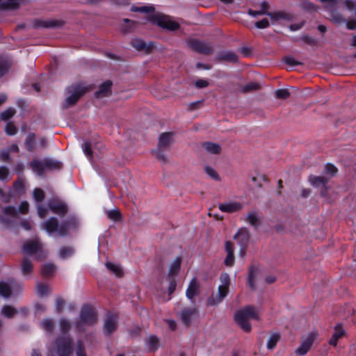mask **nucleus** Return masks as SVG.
Here are the masks:
<instances>
[{"mask_svg":"<svg viewBox=\"0 0 356 356\" xmlns=\"http://www.w3.org/2000/svg\"><path fill=\"white\" fill-rule=\"evenodd\" d=\"M42 228L49 234L58 232L60 236L67 234V222H63L60 225L55 217H51L42 224Z\"/></svg>","mask_w":356,"mask_h":356,"instance_id":"5","label":"nucleus"},{"mask_svg":"<svg viewBox=\"0 0 356 356\" xmlns=\"http://www.w3.org/2000/svg\"><path fill=\"white\" fill-rule=\"evenodd\" d=\"M102 146V145L100 143H97L94 144L90 141H87L82 145V149L84 154L87 156L89 160L91 161L93 152L92 149H101Z\"/></svg>","mask_w":356,"mask_h":356,"instance_id":"23","label":"nucleus"},{"mask_svg":"<svg viewBox=\"0 0 356 356\" xmlns=\"http://www.w3.org/2000/svg\"><path fill=\"white\" fill-rule=\"evenodd\" d=\"M36 291L39 296L43 297L49 293V288L47 284L38 283L36 286Z\"/></svg>","mask_w":356,"mask_h":356,"instance_id":"39","label":"nucleus"},{"mask_svg":"<svg viewBox=\"0 0 356 356\" xmlns=\"http://www.w3.org/2000/svg\"><path fill=\"white\" fill-rule=\"evenodd\" d=\"M146 348L149 351H154L159 348V339L155 336H150L145 341Z\"/></svg>","mask_w":356,"mask_h":356,"instance_id":"29","label":"nucleus"},{"mask_svg":"<svg viewBox=\"0 0 356 356\" xmlns=\"http://www.w3.org/2000/svg\"><path fill=\"white\" fill-rule=\"evenodd\" d=\"M118 316L108 314L104 320V332L106 335H110L117 329Z\"/></svg>","mask_w":356,"mask_h":356,"instance_id":"14","label":"nucleus"},{"mask_svg":"<svg viewBox=\"0 0 356 356\" xmlns=\"http://www.w3.org/2000/svg\"><path fill=\"white\" fill-rule=\"evenodd\" d=\"M23 252L28 254L37 255L38 259L42 260L46 257L42 250V245L37 241H29L23 245Z\"/></svg>","mask_w":356,"mask_h":356,"instance_id":"8","label":"nucleus"},{"mask_svg":"<svg viewBox=\"0 0 356 356\" xmlns=\"http://www.w3.org/2000/svg\"><path fill=\"white\" fill-rule=\"evenodd\" d=\"M328 179L324 177L321 176H311L309 177V181L311 184L316 187L325 188Z\"/></svg>","mask_w":356,"mask_h":356,"instance_id":"27","label":"nucleus"},{"mask_svg":"<svg viewBox=\"0 0 356 356\" xmlns=\"http://www.w3.org/2000/svg\"><path fill=\"white\" fill-rule=\"evenodd\" d=\"M15 113L14 108H8L1 113V118L3 121L10 120Z\"/></svg>","mask_w":356,"mask_h":356,"instance_id":"46","label":"nucleus"},{"mask_svg":"<svg viewBox=\"0 0 356 356\" xmlns=\"http://www.w3.org/2000/svg\"><path fill=\"white\" fill-rule=\"evenodd\" d=\"M61 335L55 341L56 353L57 356H67V318L60 321Z\"/></svg>","mask_w":356,"mask_h":356,"instance_id":"4","label":"nucleus"},{"mask_svg":"<svg viewBox=\"0 0 356 356\" xmlns=\"http://www.w3.org/2000/svg\"><path fill=\"white\" fill-rule=\"evenodd\" d=\"M202 146L208 154H218L221 151L220 145L216 143L204 142L202 144Z\"/></svg>","mask_w":356,"mask_h":356,"instance_id":"25","label":"nucleus"},{"mask_svg":"<svg viewBox=\"0 0 356 356\" xmlns=\"http://www.w3.org/2000/svg\"><path fill=\"white\" fill-rule=\"evenodd\" d=\"M254 25L257 29H266L269 26V22L268 19L264 18L257 22Z\"/></svg>","mask_w":356,"mask_h":356,"instance_id":"61","label":"nucleus"},{"mask_svg":"<svg viewBox=\"0 0 356 356\" xmlns=\"http://www.w3.org/2000/svg\"><path fill=\"white\" fill-rule=\"evenodd\" d=\"M56 266L52 264H46L43 265L41 273L42 276L48 277H51L55 272Z\"/></svg>","mask_w":356,"mask_h":356,"instance_id":"36","label":"nucleus"},{"mask_svg":"<svg viewBox=\"0 0 356 356\" xmlns=\"http://www.w3.org/2000/svg\"><path fill=\"white\" fill-rule=\"evenodd\" d=\"M199 293V284L195 278H193L190 282L186 291V296L191 301L194 302L195 296Z\"/></svg>","mask_w":356,"mask_h":356,"instance_id":"18","label":"nucleus"},{"mask_svg":"<svg viewBox=\"0 0 356 356\" xmlns=\"http://www.w3.org/2000/svg\"><path fill=\"white\" fill-rule=\"evenodd\" d=\"M13 188L15 192L19 194H22L24 192L25 184L23 179L19 178L13 183Z\"/></svg>","mask_w":356,"mask_h":356,"instance_id":"41","label":"nucleus"},{"mask_svg":"<svg viewBox=\"0 0 356 356\" xmlns=\"http://www.w3.org/2000/svg\"><path fill=\"white\" fill-rule=\"evenodd\" d=\"M34 134L29 135L25 140L26 149L29 152H32L34 149Z\"/></svg>","mask_w":356,"mask_h":356,"instance_id":"48","label":"nucleus"},{"mask_svg":"<svg viewBox=\"0 0 356 356\" xmlns=\"http://www.w3.org/2000/svg\"><path fill=\"white\" fill-rule=\"evenodd\" d=\"M234 238L238 241L241 246L240 255L243 257L245 254V248L250 240V234L246 228H241L234 235Z\"/></svg>","mask_w":356,"mask_h":356,"instance_id":"9","label":"nucleus"},{"mask_svg":"<svg viewBox=\"0 0 356 356\" xmlns=\"http://www.w3.org/2000/svg\"><path fill=\"white\" fill-rule=\"evenodd\" d=\"M275 93L277 98L282 99L288 98L290 95L289 90L284 88L277 89L275 90Z\"/></svg>","mask_w":356,"mask_h":356,"instance_id":"51","label":"nucleus"},{"mask_svg":"<svg viewBox=\"0 0 356 356\" xmlns=\"http://www.w3.org/2000/svg\"><path fill=\"white\" fill-rule=\"evenodd\" d=\"M163 148H159V147L152 151L153 155L161 162H166V156L165 154L161 150Z\"/></svg>","mask_w":356,"mask_h":356,"instance_id":"47","label":"nucleus"},{"mask_svg":"<svg viewBox=\"0 0 356 356\" xmlns=\"http://www.w3.org/2000/svg\"><path fill=\"white\" fill-rule=\"evenodd\" d=\"M315 339V334L311 333L302 341L300 346L296 349V353L299 355H305L311 348Z\"/></svg>","mask_w":356,"mask_h":356,"instance_id":"16","label":"nucleus"},{"mask_svg":"<svg viewBox=\"0 0 356 356\" xmlns=\"http://www.w3.org/2000/svg\"><path fill=\"white\" fill-rule=\"evenodd\" d=\"M150 20L163 29L170 31L177 30L179 27L178 22H175L170 16L163 14H155L151 17Z\"/></svg>","mask_w":356,"mask_h":356,"instance_id":"6","label":"nucleus"},{"mask_svg":"<svg viewBox=\"0 0 356 356\" xmlns=\"http://www.w3.org/2000/svg\"><path fill=\"white\" fill-rule=\"evenodd\" d=\"M248 14L254 17H257L259 15H266L270 16V17L274 18V19L284 18V14L282 13H268L266 11H261V10L254 11V10H249Z\"/></svg>","mask_w":356,"mask_h":356,"instance_id":"26","label":"nucleus"},{"mask_svg":"<svg viewBox=\"0 0 356 356\" xmlns=\"http://www.w3.org/2000/svg\"><path fill=\"white\" fill-rule=\"evenodd\" d=\"M222 58L225 60L234 63V62L237 61L238 56L235 53L232 52V51H228V52L224 53L222 55Z\"/></svg>","mask_w":356,"mask_h":356,"instance_id":"52","label":"nucleus"},{"mask_svg":"<svg viewBox=\"0 0 356 356\" xmlns=\"http://www.w3.org/2000/svg\"><path fill=\"white\" fill-rule=\"evenodd\" d=\"M344 334H345V330L342 327L341 325V324H337L334 327V332L332 336L334 338L339 339L341 337H342Z\"/></svg>","mask_w":356,"mask_h":356,"instance_id":"53","label":"nucleus"},{"mask_svg":"<svg viewBox=\"0 0 356 356\" xmlns=\"http://www.w3.org/2000/svg\"><path fill=\"white\" fill-rule=\"evenodd\" d=\"M204 171L207 174V175L209 176L211 179L217 181L220 180V177L218 172L212 167L206 165L204 167Z\"/></svg>","mask_w":356,"mask_h":356,"instance_id":"44","label":"nucleus"},{"mask_svg":"<svg viewBox=\"0 0 356 356\" xmlns=\"http://www.w3.org/2000/svg\"><path fill=\"white\" fill-rule=\"evenodd\" d=\"M86 91V88L81 84L70 86L68 88V105L74 104Z\"/></svg>","mask_w":356,"mask_h":356,"instance_id":"11","label":"nucleus"},{"mask_svg":"<svg viewBox=\"0 0 356 356\" xmlns=\"http://www.w3.org/2000/svg\"><path fill=\"white\" fill-rule=\"evenodd\" d=\"M65 305V300L62 298H57L56 300V311L60 314L63 312Z\"/></svg>","mask_w":356,"mask_h":356,"instance_id":"59","label":"nucleus"},{"mask_svg":"<svg viewBox=\"0 0 356 356\" xmlns=\"http://www.w3.org/2000/svg\"><path fill=\"white\" fill-rule=\"evenodd\" d=\"M172 133L165 132L160 135L159 139L158 147L165 149L168 147L172 142Z\"/></svg>","mask_w":356,"mask_h":356,"instance_id":"24","label":"nucleus"},{"mask_svg":"<svg viewBox=\"0 0 356 356\" xmlns=\"http://www.w3.org/2000/svg\"><path fill=\"white\" fill-rule=\"evenodd\" d=\"M97 321V314L92 307L85 305L82 307L80 313V322L77 327L82 329L84 325H92Z\"/></svg>","mask_w":356,"mask_h":356,"instance_id":"7","label":"nucleus"},{"mask_svg":"<svg viewBox=\"0 0 356 356\" xmlns=\"http://www.w3.org/2000/svg\"><path fill=\"white\" fill-rule=\"evenodd\" d=\"M18 311L13 306L6 305L2 307L1 313L7 318H12Z\"/></svg>","mask_w":356,"mask_h":356,"instance_id":"33","label":"nucleus"},{"mask_svg":"<svg viewBox=\"0 0 356 356\" xmlns=\"http://www.w3.org/2000/svg\"><path fill=\"white\" fill-rule=\"evenodd\" d=\"M195 86L197 88H206V87L209 86V81L205 80V79H197L195 82Z\"/></svg>","mask_w":356,"mask_h":356,"instance_id":"64","label":"nucleus"},{"mask_svg":"<svg viewBox=\"0 0 356 356\" xmlns=\"http://www.w3.org/2000/svg\"><path fill=\"white\" fill-rule=\"evenodd\" d=\"M3 212L5 215L9 216L13 218L17 216V211L16 208L13 206H7L3 209Z\"/></svg>","mask_w":356,"mask_h":356,"instance_id":"49","label":"nucleus"},{"mask_svg":"<svg viewBox=\"0 0 356 356\" xmlns=\"http://www.w3.org/2000/svg\"><path fill=\"white\" fill-rule=\"evenodd\" d=\"M131 10L133 12H140V13H148L150 12H153L154 10V8L152 6H132L131 8Z\"/></svg>","mask_w":356,"mask_h":356,"instance_id":"50","label":"nucleus"},{"mask_svg":"<svg viewBox=\"0 0 356 356\" xmlns=\"http://www.w3.org/2000/svg\"><path fill=\"white\" fill-rule=\"evenodd\" d=\"M75 351L76 356H86L85 350L82 346V343L80 341L76 343Z\"/></svg>","mask_w":356,"mask_h":356,"instance_id":"62","label":"nucleus"},{"mask_svg":"<svg viewBox=\"0 0 356 356\" xmlns=\"http://www.w3.org/2000/svg\"><path fill=\"white\" fill-rule=\"evenodd\" d=\"M11 293L12 289L10 286L5 282H0V296L8 298L11 296Z\"/></svg>","mask_w":356,"mask_h":356,"instance_id":"34","label":"nucleus"},{"mask_svg":"<svg viewBox=\"0 0 356 356\" xmlns=\"http://www.w3.org/2000/svg\"><path fill=\"white\" fill-rule=\"evenodd\" d=\"M29 204L26 201H22L19 206V211L22 214H26L29 212Z\"/></svg>","mask_w":356,"mask_h":356,"instance_id":"60","label":"nucleus"},{"mask_svg":"<svg viewBox=\"0 0 356 356\" xmlns=\"http://www.w3.org/2000/svg\"><path fill=\"white\" fill-rule=\"evenodd\" d=\"M337 172V168L332 164H327L325 166V172L326 175H330V177L334 175Z\"/></svg>","mask_w":356,"mask_h":356,"instance_id":"55","label":"nucleus"},{"mask_svg":"<svg viewBox=\"0 0 356 356\" xmlns=\"http://www.w3.org/2000/svg\"><path fill=\"white\" fill-rule=\"evenodd\" d=\"M259 316V312L252 306H247L238 311L234 316V318L238 325L245 331L251 330V325L249 319L258 320Z\"/></svg>","mask_w":356,"mask_h":356,"instance_id":"1","label":"nucleus"},{"mask_svg":"<svg viewBox=\"0 0 356 356\" xmlns=\"http://www.w3.org/2000/svg\"><path fill=\"white\" fill-rule=\"evenodd\" d=\"M47 207L51 212L58 215L63 216L67 213V204L56 197L49 199Z\"/></svg>","mask_w":356,"mask_h":356,"instance_id":"10","label":"nucleus"},{"mask_svg":"<svg viewBox=\"0 0 356 356\" xmlns=\"http://www.w3.org/2000/svg\"><path fill=\"white\" fill-rule=\"evenodd\" d=\"M42 326L44 330L47 332L51 333L54 330V323L53 321L50 318H44L42 321Z\"/></svg>","mask_w":356,"mask_h":356,"instance_id":"45","label":"nucleus"},{"mask_svg":"<svg viewBox=\"0 0 356 356\" xmlns=\"http://www.w3.org/2000/svg\"><path fill=\"white\" fill-rule=\"evenodd\" d=\"M280 334L274 333L270 335L267 342V348L270 350L274 348L280 340Z\"/></svg>","mask_w":356,"mask_h":356,"instance_id":"42","label":"nucleus"},{"mask_svg":"<svg viewBox=\"0 0 356 356\" xmlns=\"http://www.w3.org/2000/svg\"><path fill=\"white\" fill-rule=\"evenodd\" d=\"M81 225L80 219L74 214L68 215V234L75 232Z\"/></svg>","mask_w":356,"mask_h":356,"instance_id":"21","label":"nucleus"},{"mask_svg":"<svg viewBox=\"0 0 356 356\" xmlns=\"http://www.w3.org/2000/svg\"><path fill=\"white\" fill-rule=\"evenodd\" d=\"M220 284L218 286V293L212 296L209 300V305L215 306L220 304L229 292L230 278L227 273H222L220 277Z\"/></svg>","mask_w":356,"mask_h":356,"instance_id":"3","label":"nucleus"},{"mask_svg":"<svg viewBox=\"0 0 356 356\" xmlns=\"http://www.w3.org/2000/svg\"><path fill=\"white\" fill-rule=\"evenodd\" d=\"M283 62L285 64H287L290 66H296L298 65H301V63L297 61L292 56H286L283 58Z\"/></svg>","mask_w":356,"mask_h":356,"instance_id":"57","label":"nucleus"},{"mask_svg":"<svg viewBox=\"0 0 356 356\" xmlns=\"http://www.w3.org/2000/svg\"><path fill=\"white\" fill-rule=\"evenodd\" d=\"M300 6L302 8H303L305 10H316V7L313 3H312L311 2H309L307 0H302L300 3Z\"/></svg>","mask_w":356,"mask_h":356,"instance_id":"56","label":"nucleus"},{"mask_svg":"<svg viewBox=\"0 0 356 356\" xmlns=\"http://www.w3.org/2000/svg\"><path fill=\"white\" fill-rule=\"evenodd\" d=\"M256 273V270L254 268H250L249 270L248 275V284L252 288H254V275Z\"/></svg>","mask_w":356,"mask_h":356,"instance_id":"58","label":"nucleus"},{"mask_svg":"<svg viewBox=\"0 0 356 356\" xmlns=\"http://www.w3.org/2000/svg\"><path fill=\"white\" fill-rule=\"evenodd\" d=\"M106 267L117 277H120L123 275L122 268L121 266L119 264H113L111 262H107L106 264Z\"/></svg>","mask_w":356,"mask_h":356,"instance_id":"32","label":"nucleus"},{"mask_svg":"<svg viewBox=\"0 0 356 356\" xmlns=\"http://www.w3.org/2000/svg\"><path fill=\"white\" fill-rule=\"evenodd\" d=\"M14 64L12 58L8 56H0V79L5 76Z\"/></svg>","mask_w":356,"mask_h":356,"instance_id":"17","label":"nucleus"},{"mask_svg":"<svg viewBox=\"0 0 356 356\" xmlns=\"http://www.w3.org/2000/svg\"><path fill=\"white\" fill-rule=\"evenodd\" d=\"M188 45L193 51L200 54H209L212 51V47L209 44L197 39L188 40Z\"/></svg>","mask_w":356,"mask_h":356,"instance_id":"12","label":"nucleus"},{"mask_svg":"<svg viewBox=\"0 0 356 356\" xmlns=\"http://www.w3.org/2000/svg\"><path fill=\"white\" fill-rule=\"evenodd\" d=\"M38 214L40 218L46 217L47 213V209L41 204H38L37 207Z\"/></svg>","mask_w":356,"mask_h":356,"instance_id":"63","label":"nucleus"},{"mask_svg":"<svg viewBox=\"0 0 356 356\" xmlns=\"http://www.w3.org/2000/svg\"><path fill=\"white\" fill-rule=\"evenodd\" d=\"M181 263V259L177 257L170 264L168 274L171 277L175 276L179 271Z\"/></svg>","mask_w":356,"mask_h":356,"instance_id":"28","label":"nucleus"},{"mask_svg":"<svg viewBox=\"0 0 356 356\" xmlns=\"http://www.w3.org/2000/svg\"><path fill=\"white\" fill-rule=\"evenodd\" d=\"M62 25V23L58 20H41L37 19L34 22V27L36 29L40 28H55Z\"/></svg>","mask_w":356,"mask_h":356,"instance_id":"20","label":"nucleus"},{"mask_svg":"<svg viewBox=\"0 0 356 356\" xmlns=\"http://www.w3.org/2000/svg\"><path fill=\"white\" fill-rule=\"evenodd\" d=\"M225 250L227 252V257L225 259V264L228 266H232L234 262V245L229 242L227 241L225 243Z\"/></svg>","mask_w":356,"mask_h":356,"instance_id":"22","label":"nucleus"},{"mask_svg":"<svg viewBox=\"0 0 356 356\" xmlns=\"http://www.w3.org/2000/svg\"><path fill=\"white\" fill-rule=\"evenodd\" d=\"M33 196L35 201L38 203L42 202L45 197V195L43 190L40 188H35L33 190Z\"/></svg>","mask_w":356,"mask_h":356,"instance_id":"40","label":"nucleus"},{"mask_svg":"<svg viewBox=\"0 0 356 356\" xmlns=\"http://www.w3.org/2000/svg\"><path fill=\"white\" fill-rule=\"evenodd\" d=\"M132 46L135 47L138 50H146L148 51L151 47L150 45H147L145 42L140 39H134L131 42Z\"/></svg>","mask_w":356,"mask_h":356,"instance_id":"37","label":"nucleus"},{"mask_svg":"<svg viewBox=\"0 0 356 356\" xmlns=\"http://www.w3.org/2000/svg\"><path fill=\"white\" fill-rule=\"evenodd\" d=\"M60 162L50 159H44L42 161L33 159L30 163L31 169L39 176L44 175L45 171L58 170L62 168Z\"/></svg>","mask_w":356,"mask_h":356,"instance_id":"2","label":"nucleus"},{"mask_svg":"<svg viewBox=\"0 0 356 356\" xmlns=\"http://www.w3.org/2000/svg\"><path fill=\"white\" fill-rule=\"evenodd\" d=\"M5 131L8 136H14L16 134L17 129L13 122H8L6 125Z\"/></svg>","mask_w":356,"mask_h":356,"instance_id":"54","label":"nucleus"},{"mask_svg":"<svg viewBox=\"0 0 356 356\" xmlns=\"http://www.w3.org/2000/svg\"><path fill=\"white\" fill-rule=\"evenodd\" d=\"M198 316V312L195 307L185 308L179 313V318L186 326H189L195 318Z\"/></svg>","mask_w":356,"mask_h":356,"instance_id":"13","label":"nucleus"},{"mask_svg":"<svg viewBox=\"0 0 356 356\" xmlns=\"http://www.w3.org/2000/svg\"><path fill=\"white\" fill-rule=\"evenodd\" d=\"M260 85L257 82H250L243 86V88L241 89V91L242 92H249L254 90H257L260 88Z\"/></svg>","mask_w":356,"mask_h":356,"instance_id":"38","label":"nucleus"},{"mask_svg":"<svg viewBox=\"0 0 356 356\" xmlns=\"http://www.w3.org/2000/svg\"><path fill=\"white\" fill-rule=\"evenodd\" d=\"M219 209L222 212L234 213L243 209V204L237 201H227L218 205Z\"/></svg>","mask_w":356,"mask_h":356,"instance_id":"15","label":"nucleus"},{"mask_svg":"<svg viewBox=\"0 0 356 356\" xmlns=\"http://www.w3.org/2000/svg\"><path fill=\"white\" fill-rule=\"evenodd\" d=\"M22 0H6L3 1V9L6 10H17L19 8Z\"/></svg>","mask_w":356,"mask_h":356,"instance_id":"30","label":"nucleus"},{"mask_svg":"<svg viewBox=\"0 0 356 356\" xmlns=\"http://www.w3.org/2000/svg\"><path fill=\"white\" fill-rule=\"evenodd\" d=\"M106 214L107 217L113 221H118L121 218V213L117 209L108 211Z\"/></svg>","mask_w":356,"mask_h":356,"instance_id":"43","label":"nucleus"},{"mask_svg":"<svg viewBox=\"0 0 356 356\" xmlns=\"http://www.w3.org/2000/svg\"><path fill=\"white\" fill-rule=\"evenodd\" d=\"M111 86L112 82L111 81H104L99 86L98 90L95 92V97L97 98H102L110 95L111 93Z\"/></svg>","mask_w":356,"mask_h":356,"instance_id":"19","label":"nucleus"},{"mask_svg":"<svg viewBox=\"0 0 356 356\" xmlns=\"http://www.w3.org/2000/svg\"><path fill=\"white\" fill-rule=\"evenodd\" d=\"M248 222L254 227H258L261 219L260 215L255 211L250 212L247 216Z\"/></svg>","mask_w":356,"mask_h":356,"instance_id":"35","label":"nucleus"},{"mask_svg":"<svg viewBox=\"0 0 356 356\" xmlns=\"http://www.w3.org/2000/svg\"><path fill=\"white\" fill-rule=\"evenodd\" d=\"M22 273L23 275H28L33 271V264L31 261L25 257L21 264Z\"/></svg>","mask_w":356,"mask_h":356,"instance_id":"31","label":"nucleus"}]
</instances>
